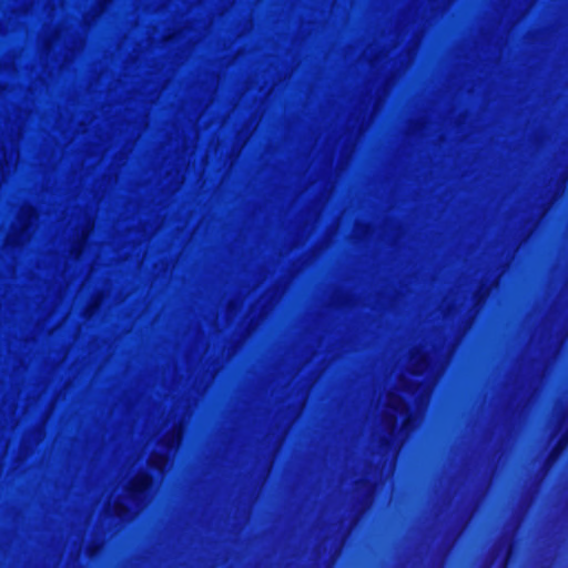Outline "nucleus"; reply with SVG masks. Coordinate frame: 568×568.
Returning <instances> with one entry per match:
<instances>
[{
    "label": "nucleus",
    "instance_id": "nucleus-1",
    "mask_svg": "<svg viewBox=\"0 0 568 568\" xmlns=\"http://www.w3.org/2000/svg\"><path fill=\"white\" fill-rule=\"evenodd\" d=\"M151 479L148 475H141L135 478L130 487L129 493L132 498H139L143 496L151 488Z\"/></svg>",
    "mask_w": 568,
    "mask_h": 568
},
{
    "label": "nucleus",
    "instance_id": "nucleus-2",
    "mask_svg": "<svg viewBox=\"0 0 568 568\" xmlns=\"http://www.w3.org/2000/svg\"><path fill=\"white\" fill-rule=\"evenodd\" d=\"M406 414H407V416H406L405 422H404V425H405V426H407V425H408V423H409V418H410V416H413V412H412V409H410V408H407V409H406Z\"/></svg>",
    "mask_w": 568,
    "mask_h": 568
},
{
    "label": "nucleus",
    "instance_id": "nucleus-3",
    "mask_svg": "<svg viewBox=\"0 0 568 568\" xmlns=\"http://www.w3.org/2000/svg\"><path fill=\"white\" fill-rule=\"evenodd\" d=\"M393 429L396 430V432L398 430L397 424H394Z\"/></svg>",
    "mask_w": 568,
    "mask_h": 568
}]
</instances>
